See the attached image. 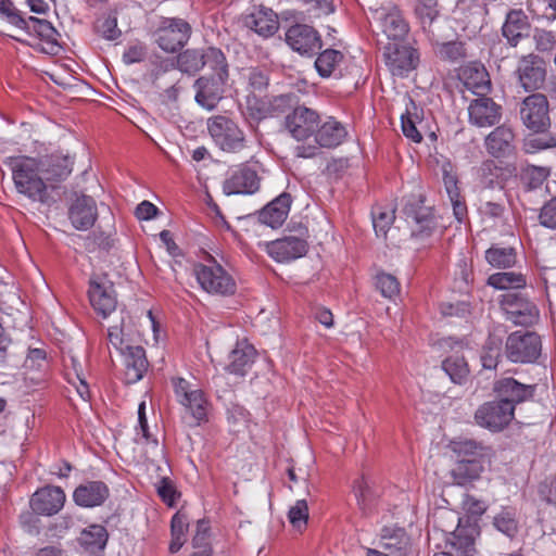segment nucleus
Returning <instances> with one entry per match:
<instances>
[{"label":"nucleus","instance_id":"obj_26","mask_svg":"<svg viewBox=\"0 0 556 556\" xmlns=\"http://www.w3.org/2000/svg\"><path fill=\"white\" fill-rule=\"evenodd\" d=\"M256 356V350L247 340L236 343L228 355V364L225 369L232 375L243 377L252 367Z\"/></svg>","mask_w":556,"mask_h":556},{"label":"nucleus","instance_id":"obj_58","mask_svg":"<svg viewBox=\"0 0 556 556\" xmlns=\"http://www.w3.org/2000/svg\"><path fill=\"white\" fill-rule=\"evenodd\" d=\"M540 224L549 229H556V197L544 203L539 214Z\"/></svg>","mask_w":556,"mask_h":556},{"label":"nucleus","instance_id":"obj_22","mask_svg":"<svg viewBox=\"0 0 556 556\" xmlns=\"http://www.w3.org/2000/svg\"><path fill=\"white\" fill-rule=\"evenodd\" d=\"M98 217L96 201L86 194L77 195L68 207V218L77 230L91 228Z\"/></svg>","mask_w":556,"mask_h":556},{"label":"nucleus","instance_id":"obj_39","mask_svg":"<svg viewBox=\"0 0 556 556\" xmlns=\"http://www.w3.org/2000/svg\"><path fill=\"white\" fill-rule=\"evenodd\" d=\"M169 65L175 67V62ZM176 67L182 73L195 74L203 68V49H187L178 54Z\"/></svg>","mask_w":556,"mask_h":556},{"label":"nucleus","instance_id":"obj_5","mask_svg":"<svg viewBox=\"0 0 556 556\" xmlns=\"http://www.w3.org/2000/svg\"><path fill=\"white\" fill-rule=\"evenodd\" d=\"M193 271L201 288L207 293L226 296L236 292L233 278L213 258L207 264L194 265Z\"/></svg>","mask_w":556,"mask_h":556},{"label":"nucleus","instance_id":"obj_8","mask_svg":"<svg viewBox=\"0 0 556 556\" xmlns=\"http://www.w3.org/2000/svg\"><path fill=\"white\" fill-rule=\"evenodd\" d=\"M520 118L523 125L534 131H545L551 125L549 105L542 93H532L525 98L520 106Z\"/></svg>","mask_w":556,"mask_h":556},{"label":"nucleus","instance_id":"obj_14","mask_svg":"<svg viewBox=\"0 0 556 556\" xmlns=\"http://www.w3.org/2000/svg\"><path fill=\"white\" fill-rule=\"evenodd\" d=\"M25 24H13L15 27L24 30L28 35H35L41 41L40 50L47 54L55 55L60 52L61 46L59 43L60 34L53 25L43 18L30 16L23 17Z\"/></svg>","mask_w":556,"mask_h":556},{"label":"nucleus","instance_id":"obj_2","mask_svg":"<svg viewBox=\"0 0 556 556\" xmlns=\"http://www.w3.org/2000/svg\"><path fill=\"white\" fill-rule=\"evenodd\" d=\"M465 505L470 516L458 518L457 527L447 541L460 556H473L476 552L475 541L480 534L477 517L484 514L486 505L475 497H468Z\"/></svg>","mask_w":556,"mask_h":556},{"label":"nucleus","instance_id":"obj_17","mask_svg":"<svg viewBox=\"0 0 556 556\" xmlns=\"http://www.w3.org/2000/svg\"><path fill=\"white\" fill-rule=\"evenodd\" d=\"M308 243L305 238L286 236L266 243V252L277 262H290L304 256Z\"/></svg>","mask_w":556,"mask_h":556},{"label":"nucleus","instance_id":"obj_50","mask_svg":"<svg viewBox=\"0 0 556 556\" xmlns=\"http://www.w3.org/2000/svg\"><path fill=\"white\" fill-rule=\"evenodd\" d=\"M290 523L294 529L302 530L308 520V506L305 500H299L290 507L288 513Z\"/></svg>","mask_w":556,"mask_h":556},{"label":"nucleus","instance_id":"obj_15","mask_svg":"<svg viewBox=\"0 0 556 556\" xmlns=\"http://www.w3.org/2000/svg\"><path fill=\"white\" fill-rule=\"evenodd\" d=\"M286 42L301 55L312 56L321 48L318 31L305 24H295L286 31Z\"/></svg>","mask_w":556,"mask_h":556},{"label":"nucleus","instance_id":"obj_33","mask_svg":"<svg viewBox=\"0 0 556 556\" xmlns=\"http://www.w3.org/2000/svg\"><path fill=\"white\" fill-rule=\"evenodd\" d=\"M460 77L466 89L478 97L485 96L491 89L489 74L482 65L466 66L463 68Z\"/></svg>","mask_w":556,"mask_h":556},{"label":"nucleus","instance_id":"obj_20","mask_svg":"<svg viewBox=\"0 0 556 556\" xmlns=\"http://www.w3.org/2000/svg\"><path fill=\"white\" fill-rule=\"evenodd\" d=\"M518 79L525 91L540 89L546 76L544 62L535 55L523 56L517 67Z\"/></svg>","mask_w":556,"mask_h":556},{"label":"nucleus","instance_id":"obj_24","mask_svg":"<svg viewBox=\"0 0 556 556\" xmlns=\"http://www.w3.org/2000/svg\"><path fill=\"white\" fill-rule=\"evenodd\" d=\"M227 79L202 76L194 81L195 101L208 111L214 110L223 98Z\"/></svg>","mask_w":556,"mask_h":556},{"label":"nucleus","instance_id":"obj_29","mask_svg":"<svg viewBox=\"0 0 556 556\" xmlns=\"http://www.w3.org/2000/svg\"><path fill=\"white\" fill-rule=\"evenodd\" d=\"M291 203L292 199L289 193L279 194L260 211V222L271 228L280 227L288 217Z\"/></svg>","mask_w":556,"mask_h":556},{"label":"nucleus","instance_id":"obj_31","mask_svg":"<svg viewBox=\"0 0 556 556\" xmlns=\"http://www.w3.org/2000/svg\"><path fill=\"white\" fill-rule=\"evenodd\" d=\"M530 23L522 10H511L507 13L502 34L508 43L516 47L521 38L528 36Z\"/></svg>","mask_w":556,"mask_h":556},{"label":"nucleus","instance_id":"obj_62","mask_svg":"<svg viewBox=\"0 0 556 556\" xmlns=\"http://www.w3.org/2000/svg\"><path fill=\"white\" fill-rule=\"evenodd\" d=\"M0 16L10 24H25L21 12L11 0H0Z\"/></svg>","mask_w":556,"mask_h":556},{"label":"nucleus","instance_id":"obj_19","mask_svg":"<svg viewBox=\"0 0 556 556\" xmlns=\"http://www.w3.org/2000/svg\"><path fill=\"white\" fill-rule=\"evenodd\" d=\"M469 122L477 127H491L502 117V108L491 98L480 96L468 106Z\"/></svg>","mask_w":556,"mask_h":556},{"label":"nucleus","instance_id":"obj_32","mask_svg":"<svg viewBox=\"0 0 556 556\" xmlns=\"http://www.w3.org/2000/svg\"><path fill=\"white\" fill-rule=\"evenodd\" d=\"M39 162L41 174L48 185L64 180L72 173L73 161L68 156L51 155Z\"/></svg>","mask_w":556,"mask_h":556},{"label":"nucleus","instance_id":"obj_1","mask_svg":"<svg viewBox=\"0 0 556 556\" xmlns=\"http://www.w3.org/2000/svg\"><path fill=\"white\" fill-rule=\"evenodd\" d=\"M4 163L12 170L14 186L18 193L27 197L33 202L42 204L51 200L50 190L54 185H48L40 169V162L28 156H10Z\"/></svg>","mask_w":556,"mask_h":556},{"label":"nucleus","instance_id":"obj_60","mask_svg":"<svg viewBox=\"0 0 556 556\" xmlns=\"http://www.w3.org/2000/svg\"><path fill=\"white\" fill-rule=\"evenodd\" d=\"M248 83L253 91H264L269 84V78L266 71L254 67L249 72Z\"/></svg>","mask_w":556,"mask_h":556},{"label":"nucleus","instance_id":"obj_28","mask_svg":"<svg viewBox=\"0 0 556 556\" xmlns=\"http://www.w3.org/2000/svg\"><path fill=\"white\" fill-rule=\"evenodd\" d=\"M110 495V490L103 481H87L79 484L73 494L78 506L96 507L102 505Z\"/></svg>","mask_w":556,"mask_h":556},{"label":"nucleus","instance_id":"obj_3","mask_svg":"<svg viewBox=\"0 0 556 556\" xmlns=\"http://www.w3.org/2000/svg\"><path fill=\"white\" fill-rule=\"evenodd\" d=\"M177 402L185 409V418L189 427H198L207 421L210 402L204 392L181 377L172 379Z\"/></svg>","mask_w":556,"mask_h":556},{"label":"nucleus","instance_id":"obj_4","mask_svg":"<svg viewBox=\"0 0 556 556\" xmlns=\"http://www.w3.org/2000/svg\"><path fill=\"white\" fill-rule=\"evenodd\" d=\"M207 130L215 144L228 153H237L245 147L243 130L229 117L216 115L207 119Z\"/></svg>","mask_w":556,"mask_h":556},{"label":"nucleus","instance_id":"obj_10","mask_svg":"<svg viewBox=\"0 0 556 556\" xmlns=\"http://www.w3.org/2000/svg\"><path fill=\"white\" fill-rule=\"evenodd\" d=\"M514 418V407L507 401H491L475 413L476 422L493 432L503 430Z\"/></svg>","mask_w":556,"mask_h":556},{"label":"nucleus","instance_id":"obj_56","mask_svg":"<svg viewBox=\"0 0 556 556\" xmlns=\"http://www.w3.org/2000/svg\"><path fill=\"white\" fill-rule=\"evenodd\" d=\"M442 170L443 184L448 198H457L458 195H462L458 187V177L457 174L453 170L452 165L450 163L444 164Z\"/></svg>","mask_w":556,"mask_h":556},{"label":"nucleus","instance_id":"obj_38","mask_svg":"<svg viewBox=\"0 0 556 556\" xmlns=\"http://www.w3.org/2000/svg\"><path fill=\"white\" fill-rule=\"evenodd\" d=\"M109 534L101 525H91L84 529L79 536L80 544L91 552L102 551L108 542Z\"/></svg>","mask_w":556,"mask_h":556},{"label":"nucleus","instance_id":"obj_13","mask_svg":"<svg viewBox=\"0 0 556 556\" xmlns=\"http://www.w3.org/2000/svg\"><path fill=\"white\" fill-rule=\"evenodd\" d=\"M320 123L316 111L299 105L285 118V127L298 141L306 140L315 135Z\"/></svg>","mask_w":556,"mask_h":556},{"label":"nucleus","instance_id":"obj_55","mask_svg":"<svg viewBox=\"0 0 556 556\" xmlns=\"http://www.w3.org/2000/svg\"><path fill=\"white\" fill-rule=\"evenodd\" d=\"M417 115H413L409 111L402 115V130L405 137L413 142L419 143L422 140L420 131L417 129Z\"/></svg>","mask_w":556,"mask_h":556},{"label":"nucleus","instance_id":"obj_53","mask_svg":"<svg viewBox=\"0 0 556 556\" xmlns=\"http://www.w3.org/2000/svg\"><path fill=\"white\" fill-rule=\"evenodd\" d=\"M306 5V13L309 17H321L334 12L331 0H301Z\"/></svg>","mask_w":556,"mask_h":556},{"label":"nucleus","instance_id":"obj_59","mask_svg":"<svg viewBox=\"0 0 556 556\" xmlns=\"http://www.w3.org/2000/svg\"><path fill=\"white\" fill-rule=\"evenodd\" d=\"M394 220V211H380L374 213V228L378 236H386L389 227Z\"/></svg>","mask_w":556,"mask_h":556},{"label":"nucleus","instance_id":"obj_27","mask_svg":"<svg viewBox=\"0 0 556 556\" xmlns=\"http://www.w3.org/2000/svg\"><path fill=\"white\" fill-rule=\"evenodd\" d=\"M501 305L505 312L510 315V319L516 324L528 323L536 315L535 305L517 292H507L503 294Z\"/></svg>","mask_w":556,"mask_h":556},{"label":"nucleus","instance_id":"obj_7","mask_svg":"<svg viewBox=\"0 0 556 556\" xmlns=\"http://www.w3.org/2000/svg\"><path fill=\"white\" fill-rule=\"evenodd\" d=\"M190 24L178 17H165L155 31V42L165 52L174 53L180 50L190 39Z\"/></svg>","mask_w":556,"mask_h":556},{"label":"nucleus","instance_id":"obj_21","mask_svg":"<svg viewBox=\"0 0 556 556\" xmlns=\"http://www.w3.org/2000/svg\"><path fill=\"white\" fill-rule=\"evenodd\" d=\"M65 503V493L60 486H45L37 490L30 498V507L34 513L43 516H52L59 513Z\"/></svg>","mask_w":556,"mask_h":556},{"label":"nucleus","instance_id":"obj_49","mask_svg":"<svg viewBox=\"0 0 556 556\" xmlns=\"http://www.w3.org/2000/svg\"><path fill=\"white\" fill-rule=\"evenodd\" d=\"M548 175L549 170L546 167L530 165L523 169L521 179L529 189H536L543 185Z\"/></svg>","mask_w":556,"mask_h":556},{"label":"nucleus","instance_id":"obj_11","mask_svg":"<svg viewBox=\"0 0 556 556\" xmlns=\"http://www.w3.org/2000/svg\"><path fill=\"white\" fill-rule=\"evenodd\" d=\"M88 295L91 306L103 318L115 311L116 294L114 286L106 275H93L90 278Z\"/></svg>","mask_w":556,"mask_h":556},{"label":"nucleus","instance_id":"obj_12","mask_svg":"<svg viewBox=\"0 0 556 556\" xmlns=\"http://www.w3.org/2000/svg\"><path fill=\"white\" fill-rule=\"evenodd\" d=\"M260 187L261 177L250 164H241L230 170L223 184V190L227 195L253 194L260 190Z\"/></svg>","mask_w":556,"mask_h":556},{"label":"nucleus","instance_id":"obj_25","mask_svg":"<svg viewBox=\"0 0 556 556\" xmlns=\"http://www.w3.org/2000/svg\"><path fill=\"white\" fill-rule=\"evenodd\" d=\"M119 355L125 367L126 382L135 383L142 379L149 366L144 349L140 345L126 344Z\"/></svg>","mask_w":556,"mask_h":556},{"label":"nucleus","instance_id":"obj_57","mask_svg":"<svg viewBox=\"0 0 556 556\" xmlns=\"http://www.w3.org/2000/svg\"><path fill=\"white\" fill-rule=\"evenodd\" d=\"M156 492L162 501L168 506H174L177 491L174 482L169 478H162L156 484Z\"/></svg>","mask_w":556,"mask_h":556},{"label":"nucleus","instance_id":"obj_46","mask_svg":"<svg viewBox=\"0 0 556 556\" xmlns=\"http://www.w3.org/2000/svg\"><path fill=\"white\" fill-rule=\"evenodd\" d=\"M450 447L457 455L458 459H478L483 451L481 443L467 439L452 441Z\"/></svg>","mask_w":556,"mask_h":556},{"label":"nucleus","instance_id":"obj_36","mask_svg":"<svg viewBox=\"0 0 556 556\" xmlns=\"http://www.w3.org/2000/svg\"><path fill=\"white\" fill-rule=\"evenodd\" d=\"M344 55L336 49H326L315 60V68L319 76L328 78L336 75L337 68L343 62Z\"/></svg>","mask_w":556,"mask_h":556},{"label":"nucleus","instance_id":"obj_54","mask_svg":"<svg viewBox=\"0 0 556 556\" xmlns=\"http://www.w3.org/2000/svg\"><path fill=\"white\" fill-rule=\"evenodd\" d=\"M437 0H419L415 8V12L422 25H430L438 16Z\"/></svg>","mask_w":556,"mask_h":556},{"label":"nucleus","instance_id":"obj_35","mask_svg":"<svg viewBox=\"0 0 556 556\" xmlns=\"http://www.w3.org/2000/svg\"><path fill=\"white\" fill-rule=\"evenodd\" d=\"M404 212L417 225V228L413 230L415 236L419 238L427 237L435 228V222L429 207L420 206L416 208L415 204L409 203L405 205Z\"/></svg>","mask_w":556,"mask_h":556},{"label":"nucleus","instance_id":"obj_30","mask_svg":"<svg viewBox=\"0 0 556 556\" xmlns=\"http://www.w3.org/2000/svg\"><path fill=\"white\" fill-rule=\"evenodd\" d=\"M494 391L500 401H507L515 408V405L532 396L533 387L523 384L514 378H503L495 382Z\"/></svg>","mask_w":556,"mask_h":556},{"label":"nucleus","instance_id":"obj_63","mask_svg":"<svg viewBox=\"0 0 556 556\" xmlns=\"http://www.w3.org/2000/svg\"><path fill=\"white\" fill-rule=\"evenodd\" d=\"M490 344H494V346H488L481 355L482 366L485 369L495 368L501 355V349L498 344L493 340L490 341Z\"/></svg>","mask_w":556,"mask_h":556},{"label":"nucleus","instance_id":"obj_52","mask_svg":"<svg viewBox=\"0 0 556 556\" xmlns=\"http://www.w3.org/2000/svg\"><path fill=\"white\" fill-rule=\"evenodd\" d=\"M376 286L384 298L393 299L400 293L397 279L390 274H379L376 278Z\"/></svg>","mask_w":556,"mask_h":556},{"label":"nucleus","instance_id":"obj_9","mask_svg":"<svg viewBox=\"0 0 556 556\" xmlns=\"http://www.w3.org/2000/svg\"><path fill=\"white\" fill-rule=\"evenodd\" d=\"M541 353V339L534 332L515 331L506 340V356L514 363L534 362Z\"/></svg>","mask_w":556,"mask_h":556},{"label":"nucleus","instance_id":"obj_64","mask_svg":"<svg viewBox=\"0 0 556 556\" xmlns=\"http://www.w3.org/2000/svg\"><path fill=\"white\" fill-rule=\"evenodd\" d=\"M109 342L113 348L119 353L123 349H125L126 344H130L128 340L125 338L124 328H118L117 326L111 327L108 331Z\"/></svg>","mask_w":556,"mask_h":556},{"label":"nucleus","instance_id":"obj_48","mask_svg":"<svg viewBox=\"0 0 556 556\" xmlns=\"http://www.w3.org/2000/svg\"><path fill=\"white\" fill-rule=\"evenodd\" d=\"M438 55L451 62H458L466 58V49L460 41H448L439 43L437 47Z\"/></svg>","mask_w":556,"mask_h":556},{"label":"nucleus","instance_id":"obj_41","mask_svg":"<svg viewBox=\"0 0 556 556\" xmlns=\"http://www.w3.org/2000/svg\"><path fill=\"white\" fill-rule=\"evenodd\" d=\"M482 465L479 459H458L452 470L454 480L457 484H465L469 481L478 479L482 472Z\"/></svg>","mask_w":556,"mask_h":556},{"label":"nucleus","instance_id":"obj_6","mask_svg":"<svg viewBox=\"0 0 556 556\" xmlns=\"http://www.w3.org/2000/svg\"><path fill=\"white\" fill-rule=\"evenodd\" d=\"M345 127L337 119L330 117L321 125L319 124L315 131L316 144L298 146L296 156L309 159L317 155L319 148L332 149L340 146L346 138Z\"/></svg>","mask_w":556,"mask_h":556},{"label":"nucleus","instance_id":"obj_37","mask_svg":"<svg viewBox=\"0 0 556 556\" xmlns=\"http://www.w3.org/2000/svg\"><path fill=\"white\" fill-rule=\"evenodd\" d=\"M207 66L213 72V77L228 79V63L223 51L215 47L203 49V67Z\"/></svg>","mask_w":556,"mask_h":556},{"label":"nucleus","instance_id":"obj_47","mask_svg":"<svg viewBox=\"0 0 556 556\" xmlns=\"http://www.w3.org/2000/svg\"><path fill=\"white\" fill-rule=\"evenodd\" d=\"M494 527L505 535L514 538L518 532V522L515 513L504 509L498 513L493 519Z\"/></svg>","mask_w":556,"mask_h":556},{"label":"nucleus","instance_id":"obj_23","mask_svg":"<svg viewBox=\"0 0 556 556\" xmlns=\"http://www.w3.org/2000/svg\"><path fill=\"white\" fill-rule=\"evenodd\" d=\"M484 146L488 153L494 157H509L516 150L515 134L506 125L497 126L485 137Z\"/></svg>","mask_w":556,"mask_h":556},{"label":"nucleus","instance_id":"obj_34","mask_svg":"<svg viewBox=\"0 0 556 556\" xmlns=\"http://www.w3.org/2000/svg\"><path fill=\"white\" fill-rule=\"evenodd\" d=\"M245 25L263 37H270L278 30L277 15L269 9H258L249 14Z\"/></svg>","mask_w":556,"mask_h":556},{"label":"nucleus","instance_id":"obj_18","mask_svg":"<svg viewBox=\"0 0 556 556\" xmlns=\"http://www.w3.org/2000/svg\"><path fill=\"white\" fill-rule=\"evenodd\" d=\"M383 56L393 75H403L416 66L415 50L402 42H388Z\"/></svg>","mask_w":556,"mask_h":556},{"label":"nucleus","instance_id":"obj_45","mask_svg":"<svg viewBox=\"0 0 556 556\" xmlns=\"http://www.w3.org/2000/svg\"><path fill=\"white\" fill-rule=\"evenodd\" d=\"M442 367L455 383H462L469 374L468 364L465 357L460 355H452L447 357L443 362Z\"/></svg>","mask_w":556,"mask_h":556},{"label":"nucleus","instance_id":"obj_51","mask_svg":"<svg viewBox=\"0 0 556 556\" xmlns=\"http://www.w3.org/2000/svg\"><path fill=\"white\" fill-rule=\"evenodd\" d=\"M96 31L108 40L117 39L122 31L117 27V20L114 16L98 18L94 24Z\"/></svg>","mask_w":556,"mask_h":556},{"label":"nucleus","instance_id":"obj_61","mask_svg":"<svg viewBox=\"0 0 556 556\" xmlns=\"http://www.w3.org/2000/svg\"><path fill=\"white\" fill-rule=\"evenodd\" d=\"M533 39L539 51H551L556 46V39L552 31L545 29H535Z\"/></svg>","mask_w":556,"mask_h":556},{"label":"nucleus","instance_id":"obj_42","mask_svg":"<svg viewBox=\"0 0 556 556\" xmlns=\"http://www.w3.org/2000/svg\"><path fill=\"white\" fill-rule=\"evenodd\" d=\"M249 123H260L269 118L268 99H262L251 93L247 97L245 109L243 111Z\"/></svg>","mask_w":556,"mask_h":556},{"label":"nucleus","instance_id":"obj_40","mask_svg":"<svg viewBox=\"0 0 556 556\" xmlns=\"http://www.w3.org/2000/svg\"><path fill=\"white\" fill-rule=\"evenodd\" d=\"M486 262L497 268L513 267L517 262V254L514 248L492 245L485 251Z\"/></svg>","mask_w":556,"mask_h":556},{"label":"nucleus","instance_id":"obj_16","mask_svg":"<svg viewBox=\"0 0 556 556\" xmlns=\"http://www.w3.org/2000/svg\"><path fill=\"white\" fill-rule=\"evenodd\" d=\"M381 33L390 42H403L409 26L397 7L380 8L375 12Z\"/></svg>","mask_w":556,"mask_h":556},{"label":"nucleus","instance_id":"obj_44","mask_svg":"<svg viewBox=\"0 0 556 556\" xmlns=\"http://www.w3.org/2000/svg\"><path fill=\"white\" fill-rule=\"evenodd\" d=\"M298 106V97L295 94L286 93L275 96L271 99H268L269 118L282 115L286 117Z\"/></svg>","mask_w":556,"mask_h":556},{"label":"nucleus","instance_id":"obj_43","mask_svg":"<svg viewBox=\"0 0 556 556\" xmlns=\"http://www.w3.org/2000/svg\"><path fill=\"white\" fill-rule=\"evenodd\" d=\"M488 285L496 289H520L526 286V278L520 273H496L488 278Z\"/></svg>","mask_w":556,"mask_h":556}]
</instances>
